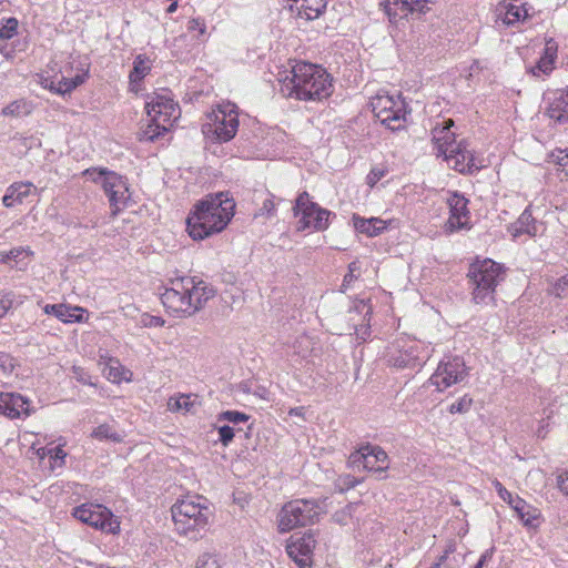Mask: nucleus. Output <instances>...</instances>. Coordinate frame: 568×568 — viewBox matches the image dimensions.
I'll list each match as a JSON object with an SVG mask.
<instances>
[{"label": "nucleus", "mask_w": 568, "mask_h": 568, "mask_svg": "<svg viewBox=\"0 0 568 568\" xmlns=\"http://www.w3.org/2000/svg\"><path fill=\"white\" fill-rule=\"evenodd\" d=\"M235 203L224 193L207 195L186 219L189 235L201 241L223 231L234 215Z\"/></svg>", "instance_id": "f257e3e1"}, {"label": "nucleus", "mask_w": 568, "mask_h": 568, "mask_svg": "<svg viewBox=\"0 0 568 568\" xmlns=\"http://www.w3.org/2000/svg\"><path fill=\"white\" fill-rule=\"evenodd\" d=\"M215 295L212 286L195 277H180L170 282L161 294V302L172 314L193 315Z\"/></svg>", "instance_id": "f03ea898"}, {"label": "nucleus", "mask_w": 568, "mask_h": 568, "mask_svg": "<svg viewBox=\"0 0 568 568\" xmlns=\"http://www.w3.org/2000/svg\"><path fill=\"white\" fill-rule=\"evenodd\" d=\"M290 82L284 80V85L290 95H295L298 100L315 101L323 100L332 93V79L329 74L320 65L297 62L292 67Z\"/></svg>", "instance_id": "7ed1b4c3"}, {"label": "nucleus", "mask_w": 568, "mask_h": 568, "mask_svg": "<svg viewBox=\"0 0 568 568\" xmlns=\"http://www.w3.org/2000/svg\"><path fill=\"white\" fill-rule=\"evenodd\" d=\"M454 121L448 119L444 121L443 126H435L432 130L434 148L437 155L444 156L448 166L459 173L470 172L478 169L473 150L468 148L466 140L456 141L455 133L452 132Z\"/></svg>", "instance_id": "20e7f679"}, {"label": "nucleus", "mask_w": 568, "mask_h": 568, "mask_svg": "<svg viewBox=\"0 0 568 568\" xmlns=\"http://www.w3.org/2000/svg\"><path fill=\"white\" fill-rule=\"evenodd\" d=\"M145 111L150 122L140 133V139L144 141H154L168 132L181 115L179 104L168 92L149 95Z\"/></svg>", "instance_id": "39448f33"}, {"label": "nucleus", "mask_w": 568, "mask_h": 568, "mask_svg": "<svg viewBox=\"0 0 568 568\" xmlns=\"http://www.w3.org/2000/svg\"><path fill=\"white\" fill-rule=\"evenodd\" d=\"M171 516L176 534L195 540L209 526L211 511L204 504L187 497L171 507Z\"/></svg>", "instance_id": "423d86ee"}, {"label": "nucleus", "mask_w": 568, "mask_h": 568, "mask_svg": "<svg viewBox=\"0 0 568 568\" xmlns=\"http://www.w3.org/2000/svg\"><path fill=\"white\" fill-rule=\"evenodd\" d=\"M323 511V506L315 500H292L280 510L277 515V529L280 532H287L297 527L312 525Z\"/></svg>", "instance_id": "0eeeda50"}, {"label": "nucleus", "mask_w": 568, "mask_h": 568, "mask_svg": "<svg viewBox=\"0 0 568 568\" xmlns=\"http://www.w3.org/2000/svg\"><path fill=\"white\" fill-rule=\"evenodd\" d=\"M468 276L474 284L473 300L476 304L493 298L495 287L503 276V267L493 260L477 261L470 265Z\"/></svg>", "instance_id": "6e6552de"}, {"label": "nucleus", "mask_w": 568, "mask_h": 568, "mask_svg": "<svg viewBox=\"0 0 568 568\" xmlns=\"http://www.w3.org/2000/svg\"><path fill=\"white\" fill-rule=\"evenodd\" d=\"M71 514L77 520L102 532L113 535L120 532V520L118 517L109 508L100 504L84 503L74 507Z\"/></svg>", "instance_id": "1a4fd4ad"}, {"label": "nucleus", "mask_w": 568, "mask_h": 568, "mask_svg": "<svg viewBox=\"0 0 568 568\" xmlns=\"http://www.w3.org/2000/svg\"><path fill=\"white\" fill-rule=\"evenodd\" d=\"M294 215L298 219L297 231L312 229L323 231L328 227L331 212L313 202L307 192L298 195L293 207Z\"/></svg>", "instance_id": "9d476101"}, {"label": "nucleus", "mask_w": 568, "mask_h": 568, "mask_svg": "<svg viewBox=\"0 0 568 568\" xmlns=\"http://www.w3.org/2000/svg\"><path fill=\"white\" fill-rule=\"evenodd\" d=\"M207 131L212 132L217 141L227 142L235 136L239 128V114L235 104L226 102L217 105L215 110L207 114Z\"/></svg>", "instance_id": "9b49d317"}, {"label": "nucleus", "mask_w": 568, "mask_h": 568, "mask_svg": "<svg viewBox=\"0 0 568 568\" xmlns=\"http://www.w3.org/2000/svg\"><path fill=\"white\" fill-rule=\"evenodd\" d=\"M375 116L388 129L395 131L404 126V102L387 94H377L371 101Z\"/></svg>", "instance_id": "f8f14e48"}, {"label": "nucleus", "mask_w": 568, "mask_h": 568, "mask_svg": "<svg viewBox=\"0 0 568 568\" xmlns=\"http://www.w3.org/2000/svg\"><path fill=\"white\" fill-rule=\"evenodd\" d=\"M467 376V368L463 359L456 357L448 362H440L430 376L429 383L439 392L460 383Z\"/></svg>", "instance_id": "ddd939ff"}, {"label": "nucleus", "mask_w": 568, "mask_h": 568, "mask_svg": "<svg viewBox=\"0 0 568 568\" xmlns=\"http://www.w3.org/2000/svg\"><path fill=\"white\" fill-rule=\"evenodd\" d=\"M354 465L374 473H385L389 467L388 455L379 446L366 445L351 455Z\"/></svg>", "instance_id": "4468645a"}, {"label": "nucleus", "mask_w": 568, "mask_h": 568, "mask_svg": "<svg viewBox=\"0 0 568 568\" xmlns=\"http://www.w3.org/2000/svg\"><path fill=\"white\" fill-rule=\"evenodd\" d=\"M104 192L109 197L113 216L124 210L131 199L126 181L116 173L104 181Z\"/></svg>", "instance_id": "2eb2a0df"}, {"label": "nucleus", "mask_w": 568, "mask_h": 568, "mask_svg": "<svg viewBox=\"0 0 568 568\" xmlns=\"http://www.w3.org/2000/svg\"><path fill=\"white\" fill-rule=\"evenodd\" d=\"M315 546L316 540L314 536L305 534L300 538L291 539L286 546V551L300 568H311Z\"/></svg>", "instance_id": "dca6fc26"}, {"label": "nucleus", "mask_w": 568, "mask_h": 568, "mask_svg": "<svg viewBox=\"0 0 568 568\" xmlns=\"http://www.w3.org/2000/svg\"><path fill=\"white\" fill-rule=\"evenodd\" d=\"M545 114L557 123L568 122V89H557L545 93Z\"/></svg>", "instance_id": "f3484780"}, {"label": "nucleus", "mask_w": 568, "mask_h": 568, "mask_svg": "<svg viewBox=\"0 0 568 568\" xmlns=\"http://www.w3.org/2000/svg\"><path fill=\"white\" fill-rule=\"evenodd\" d=\"M467 202L468 201L458 193H454L447 199L449 219L445 226L448 232L468 227L469 212L467 210Z\"/></svg>", "instance_id": "a211bd4d"}, {"label": "nucleus", "mask_w": 568, "mask_h": 568, "mask_svg": "<svg viewBox=\"0 0 568 568\" xmlns=\"http://www.w3.org/2000/svg\"><path fill=\"white\" fill-rule=\"evenodd\" d=\"M32 413L30 400L18 393L0 392V415L14 419Z\"/></svg>", "instance_id": "6ab92c4d"}, {"label": "nucleus", "mask_w": 568, "mask_h": 568, "mask_svg": "<svg viewBox=\"0 0 568 568\" xmlns=\"http://www.w3.org/2000/svg\"><path fill=\"white\" fill-rule=\"evenodd\" d=\"M385 11L389 17L404 18L409 13H426L428 11L426 0H385Z\"/></svg>", "instance_id": "aec40b11"}, {"label": "nucleus", "mask_w": 568, "mask_h": 568, "mask_svg": "<svg viewBox=\"0 0 568 568\" xmlns=\"http://www.w3.org/2000/svg\"><path fill=\"white\" fill-rule=\"evenodd\" d=\"M498 12V17L503 23L509 27H515L530 17L526 4H515L510 2L500 3Z\"/></svg>", "instance_id": "412c9836"}, {"label": "nucleus", "mask_w": 568, "mask_h": 568, "mask_svg": "<svg viewBox=\"0 0 568 568\" xmlns=\"http://www.w3.org/2000/svg\"><path fill=\"white\" fill-rule=\"evenodd\" d=\"M99 364H104L102 372L108 381L114 384H120L122 382L129 383L132 381V372L125 368L118 359L111 357L104 358L101 356Z\"/></svg>", "instance_id": "4be33fe9"}, {"label": "nucleus", "mask_w": 568, "mask_h": 568, "mask_svg": "<svg viewBox=\"0 0 568 568\" xmlns=\"http://www.w3.org/2000/svg\"><path fill=\"white\" fill-rule=\"evenodd\" d=\"M326 8V0H296L290 4V10L301 19H317Z\"/></svg>", "instance_id": "5701e85b"}, {"label": "nucleus", "mask_w": 568, "mask_h": 568, "mask_svg": "<svg viewBox=\"0 0 568 568\" xmlns=\"http://www.w3.org/2000/svg\"><path fill=\"white\" fill-rule=\"evenodd\" d=\"M511 508L516 511L523 525L530 529L539 527L540 510L531 505H528L523 498L517 497Z\"/></svg>", "instance_id": "b1692460"}, {"label": "nucleus", "mask_w": 568, "mask_h": 568, "mask_svg": "<svg viewBox=\"0 0 568 568\" xmlns=\"http://www.w3.org/2000/svg\"><path fill=\"white\" fill-rule=\"evenodd\" d=\"M199 396L195 394H176L168 399L166 407L171 413H192L200 406Z\"/></svg>", "instance_id": "393cba45"}, {"label": "nucleus", "mask_w": 568, "mask_h": 568, "mask_svg": "<svg viewBox=\"0 0 568 568\" xmlns=\"http://www.w3.org/2000/svg\"><path fill=\"white\" fill-rule=\"evenodd\" d=\"M354 227L359 233L366 234L367 236H377L383 233L392 221L387 222L379 217L364 219L357 215L353 216Z\"/></svg>", "instance_id": "a878e982"}, {"label": "nucleus", "mask_w": 568, "mask_h": 568, "mask_svg": "<svg viewBox=\"0 0 568 568\" xmlns=\"http://www.w3.org/2000/svg\"><path fill=\"white\" fill-rule=\"evenodd\" d=\"M509 232L513 237H518L523 234L535 236L538 232V227L530 211L525 210L518 220L509 226Z\"/></svg>", "instance_id": "bb28decb"}, {"label": "nucleus", "mask_w": 568, "mask_h": 568, "mask_svg": "<svg viewBox=\"0 0 568 568\" xmlns=\"http://www.w3.org/2000/svg\"><path fill=\"white\" fill-rule=\"evenodd\" d=\"M32 183H14L10 185L7 193L2 197V203L6 207H12L16 203L21 204L26 197L31 193Z\"/></svg>", "instance_id": "cd10ccee"}, {"label": "nucleus", "mask_w": 568, "mask_h": 568, "mask_svg": "<svg viewBox=\"0 0 568 568\" xmlns=\"http://www.w3.org/2000/svg\"><path fill=\"white\" fill-rule=\"evenodd\" d=\"M33 105L30 101L19 99L10 102L1 110V115L9 118H22L31 114Z\"/></svg>", "instance_id": "c85d7f7f"}, {"label": "nucleus", "mask_w": 568, "mask_h": 568, "mask_svg": "<svg viewBox=\"0 0 568 568\" xmlns=\"http://www.w3.org/2000/svg\"><path fill=\"white\" fill-rule=\"evenodd\" d=\"M386 357L388 364L397 368L410 366L415 361L412 354L403 352L398 345L389 347Z\"/></svg>", "instance_id": "c756f323"}, {"label": "nucleus", "mask_w": 568, "mask_h": 568, "mask_svg": "<svg viewBox=\"0 0 568 568\" xmlns=\"http://www.w3.org/2000/svg\"><path fill=\"white\" fill-rule=\"evenodd\" d=\"M84 308L80 306H71L67 304H60L57 318L63 323H81L84 321L83 313Z\"/></svg>", "instance_id": "7c9ffc66"}, {"label": "nucleus", "mask_w": 568, "mask_h": 568, "mask_svg": "<svg viewBox=\"0 0 568 568\" xmlns=\"http://www.w3.org/2000/svg\"><path fill=\"white\" fill-rule=\"evenodd\" d=\"M26 296L12 291L0 292V318L4 317L12 307L23 304Z\"/></svg>", "instance_id": "2f4dec72"}, {"label": "nucleus", "mask_w": 568, "mask_h": 568, "mask_svg": "<svg viewBox=\"0 0 568 568\" xmlns=\"http://www.w3.org/2000/svg\"><path fill=\"white\" fill-rule=\"evenodd\" d=\"M151 60L144 55L139 54L133 63V70L130 73L131 83L141 81L151 70Z\"/></svg>", "instance_id": "473e14b6"}, {"label": "nucleus", "mask_w": 568, "mask_h": 568, "mask_svg": "<svg viewBox=\"0 0 568 568\" xmlns=\"http://www.w3.org/2000/svg\"><path fill=\"white\" fill-rule=\"evenodd\" d=\"M91 437L98 440L106 439L113 443H121L123 440V435L109 424H101L95 427L91 433Z\"/></svg>", "instance_id": "72a5a7b5"}, {"label": "nucleus", "mask_w": 568, "mask_h": 568, "mask_svg": "<svg viewBox=\"0 0 568 568\" xmlns=\"http://www.w3.org/2000/svg\"><path fill=\"white\" fill-rule=\"evenodd\" d=\"M84 78L82 75H77L72 79L63 78L58 83L51 82L50 84V91H53L58 94H65L70 93L72 90H74L78 85L83 83Z\"/></svg>", "instance_id": "f704fd0d"}, {"label": "nucleus", "mask_w": 568, "mask_h": 568, "mask_svg": "<svg viewBox=\"0 0 568 568\" xmlns=\"http://www.w3.org/2000/svg\"><path fill=\"white\" fill-rule=\"evenodd\" d=\"M17 367V361L8 353L0 352V383L4 384Z\"/></svg>", "instance_id": "c9c22d12"}, {"label": "nucleus", "mask_w": 568, "mask_h": 568, "mask_svg": "<svg viewBox=\"0 0 568 568\" xmlns=\"http://www.w3.org/2000/svg\"><path fill=\"white\" fill-rule=\"evenodd\" d=\"M549 293L559 298L568 297V275L549 281Z\"/></svg>", "instance_id": "e433bc0d"}, {"label": "nucleus", "mask_w": 568, "mask_h": 568, "mask_svg": "<svg viewBox=\"0 0 568 568\" xmlns=\"http://www.w3.org/2000/svg\"><path fill=\"white\" fill-rule=\"evenodd\" d=\"M99 554H100V547L94 544H89L87 550L83 551L82 556H79L75 559V562H79L80 565H85L89 567L94 566V559L98 557Z\"/></svg>", "instance_id": "4c0bfd02"}, {"label": "nucleus", "mask_w": 568, "mask_h": 568, "mask_svg": "<svg viewBox=\"0 0 568 568\" xmlns=\"http://www.w3.org/2000/svg\"><path fill=\"white\" fill-rule=\"evenodd\" d=\"M83 175L88 176L92 182L99 183L104 189V181L111 175L115 174L114 172L108 171L105 169H87L82 173Z\"/></svg>", "instance_id": "58836bf2"}, {"label": "nucleus", "mask_w": 568, "mask_h": 568, "mask_svg": "<svg viewBox=\"0 0 568 568\" xmlns=\"http://www.w3.org/2000/svg\"><path fill=\"white\" fill-rule=\"evenodd\" d=\"M555 68V60L549 59L547 57H541L536 64V67L531 68V73L535 77H538L540 73L549 74Z\"/></svg>", "instance_id": "ea45409f"}, {"label": "nucleus", "mask_w": 568, "mask_h": 568, "mask_svg": "<svg viewBox=\"0 0 568 568\" xmlns=\"http://www.w3.org/2000/svg\"><path fill=\"white\" fill-rule=\"evenodd\" d=\"M33 252L28 247H14L9 251V260L14 261L17 264L23 262L26 258H30Z\"/></svg>", "instance_id": "a19ab883"}, {"label": "nucleus", "mask_w": 568, "mask_h": 568, "mask_svg": "<svg viewBox=\"0 0 568 568\" xmlns=\"http://www.w3.org/2000/svg\"><path fill=\"white\" fill-rule=\"evenodd\" d=\"M473 404V399L468 396H463L460 399H458L456 403H453L449 407V412L452 414L455 413H466L470 409Z\"/></svg>", "instance_id": "79ce46f5"}, {"label": "nucleus", "mask_w": 568, "mask_h": 568, "mask_svg": "<svg viewBox=\"0 0 568 568\" xmlns=\"http://www.w3.org/2000/svg\"><path fill=\"white\" fill-rule=\"evenodd\" d=\"M220 419H225L230 423H233V424H240V423H245L248 420V416L244 413H240V412H236V410H226V412H223L221 415H220Z\"/></svg>", "instance_id": "37998d69"}, {"label": "nucleus", "mask_w": 568, "mask_h": 568, "mask_svg": "<svg viewBox=\"0 0 568 568\" xmlns=\"http://www.w3.org/2000/svg\"><path fill=\"white\" fill-rule=\"evenodd\" d=\"M386 174V170L384 168H373L371 172L367 174L366 182L367 184L373 187L375 184H377L378 181H381Z\"/></svg>", "instance_id": "c03bdc74"}, {"label": "nucleus", "mask_w": 568, "mask_h": 568, "mask_svg": "<svg viewBox=\"0 0 568 568\" xmlns=\"http://www.w3.org/2000/svg\"><path fill=\"white\" fill-rule=\"evenodd\" d=\"M493 485L496 488L498 496L511 507L516 501V499L513 498V495L497 479L493 481Z\"/></svg>", "instance_id": "a18cd8bd"}, {"label": "nucleus", "mask_w": 568, "mask_h": 568, "mask_svg": "<svg viewBox=\"0 0 568 568\" xmlns=\"http://www.w3.org/2000/svg\"><path fill=\"white\" fill-rule=\"evenodd\" d=\"M164 320L159 316H152L149 314H143L141 317V324L144 327H162L164 325Z\"/></svg>", "instance_id": "49530a36"}, {"label": "nucleus", "mask_w": 568, "mask_h": 568, "mask_svg": "<svg viewBox=\"0 0 568 568\" xmlns=\"http://www.w3.org/2000/svg\"><path fill=\"white\" fill-rule=\"evenodd\" d=\"M196 568H220V566L213 556L204 554L199 558Z\"/></svg>", "instance_id": "de8ad7c7"}, {"label": "nucleus", "mask_w": 568, "mask_h": 568, "mask_svg": "<svg viewBox=\"0 0 568 568\" xmlns=\"http://www.w3.org/2000/svg\"><path fill=\"white\" fill-rule=\"evenodd\" d=\"M220 440L224 446H227L234 437V430L232 427L224 425L219 428Z\"/></svg>", "instance_id": "09e8293b"}, {"label": "nucleus", "mask_w": 568, "mask_h": 568, "mask_svg": "<svg viewBox=\"0 0 568 568\" xmlns=\"http://www.w3.org/2000/svg\"><path fill=\"white\" fill-rule=\"evenodd\" d=\"M72 373H73V376L79 382H81L83 384L91 385V386H95V384L90 379V376L87 374V372L82 367L73 366Z\"/></svg>", "instance_id": "8fccbe9b"}, {"label": "nucleus", "mask_w": 568, "mask_h": 568, "mask_svg": "<svg viewBox=\"0 0 568 568\" xmlns=\"http://www.w3.org/2000/svg\"><path fill=\"white\" fill-rule=\"evenodd\" d=\"M556 163L561 168L562 172L568 175V152L558 151L557 154H554Z\"/></svg>", "instance_id": "3c124183"}, {"label": "nucleus", "mask_w": 568, "mask_h": 568, "mask_svg": "<svg viewBox=\"0 0 568 568\" xmlns=\"http://www.w3.org/2000/svg\"><path fill=\"white\" fill-rule=\"evenodd\" d=\"M557 50H558L557 43L552 39H549L546 42L544 57H547V58L556 61Z\"/></svg>", "instance_id": "603ef678"}, {"label": "nucleus", "mask_w": 568, "mask_h": 568, "mask_svg": "<svg viewBox=\"0 0 568 568\" xmlns=\"http://www.w3.org/2000/svg\"><path fill=\"white\" fill-rule=\"evenodd\" d=\"M359 271V264L358 262H352L348 265V273L344 277V286L348 285L353 280L357 277L356 272Z\"/></svg>", "instance_id": "864d4df0"}, {"label": "nucleus", "mask_w": 568, "mask_h": 568, "mask_svg": "<svg viewBox=\"0 0 568 568\" xmlns=\"http://www.w3.org/2000/svg\"><path fill=\"white\" fill-rule=\"evenodd\" d=\"M18 22L16 19H9L4 29L0 30V36L4 38H11L16 32Z\"/></svg>", "instance_id": "5fc2aeb1"}, {"label": "nucleus", "mask_w": 568, "mask_h": 568, "mask_svg": "<svg viewBox=\"0 0 568 568\" xmlns=\"http://www.w3.org/2000/svg\"><path fill=\"white\" fill-rule=\"evenodd\" d=\"M557 487L562 494L568 496V471L557 476Z\"/></svg>", "instance_id": "6e6d98bb"}, {"label": "nucleus", "mask_w": 568, "mask_h": 568, "mask_svg": "<svg viewBox=\"0 0 568 568\" xmlns=\"http://www.w3.org/2000/svg\"><path fill=\"white\" fill-rule=\"evenodd\" d=\"M187 28L191 31L197 30L200 34H204L206 29L204 22L199 19H191Z\"/></svg>", "instance_id": "4d7b16f0"}, {"label": "nucleus", "mask_w": 568, "mask_h": 568, "mask_svg": "<svg viewBox=\"0 0 568 568\" xmlns=\"http://www.w3.org/2000/svg\"><path fill=\"white\" fill-rule=\"evenodd\" d=\"M50 457L53 459H60L62 463L64 458L67 457V454L62 449V446H57L52 449H49Z\"/></svg>", "instance_id": "13d9d810"}, {"label": "nucleus", "mask_w": 568, "mask_h": 568, "mask_svg": "<svg viewBox=\"0 0 568 568\" xmlns=\"http://www.w3.org/2000/svg\"><path fill=\"white\" fill-rule=\"evenodd\" d=\"M288 415L291 417H297L300 418L301 420H304V416H305V409L304 407H294V408H291L288 410Z\"/></svg>", "instance_id": "bf43d9fd"}, {"label": "nucleus", "mask_w": 568, "mask_h": 568, "mask_svg": "<svg viewBox=\"0 0 568 568\" xmlns=\"http://www.w3.org/2000/svg\"><path fill=\"white\" fill-rule=\"evenodd\" d=\"M359 483H361V480H358L354 477H351V476H346L345 478H343V485L346 489L353 488L356 485H358Z\"/></svg>", "instance_id": "052dcab7"}, {"label": "nucleus", "mask_w": 568, "mask_h": 568, "mask_svg": "<svg viewBox=\"0 0 568 568\" xmlns=\"http://www.w3.org/2000/svg\"><path fill=\"white\" fill-rule=\"evenodd\" d=\"M60 304H47L43 307V312L48 315H53L57 317L58 311H59Z\"/></svg>", "instance_id": "680f3d73"}, {"label": "nucleus", "mask_w": 568, "mask_h": 568, "mask_svg": "<svg viewBox=\"0 0 568 568\" xmlns=\"http://www.w3.org/2000/svg\"><path fill=\"white\" fill-rule=\"evenodd\" d=\"M355 308L358 312H365V316L371 314L372 311L371 306L367 305L365 301H359L358 303H356Z\"/></svg>", "instance_id": "e2e57ef3"}, {"label": "nucleus", "mask_w": 568, "mask_h": 568, "mask_svg": "<svg viewBox=\"0 0 568 568\" xmlns=\"http://www.w3.org/2000/svg\"><path fill=\"white\" fill-rule=\"evenodd\" d=\"M37 456L40 459H43L45 456H50L49 449H47V448H39V449H37Z\"/></svg>", "instance_id": "0e129e2a"}, {"label": "nucleus", "mask_w": 568, "mask_h": 568, "mask_svg": "<svg viewBox=\"0 0 568 568\" xmlns=\"http://www.w3.org/2000/svg\"><path fill=\"white\" fill-rule=\"evenodd\" d=\"M491 557V551H486L485 554H483L478 560L477 564H481V566H484V564Z\"/></svg>", "instance_id": "69168bd1"}, {"label": "nucleus", "mask_w": 568, "mask_h": 568, "mask_svg": "<svg viewBox=\"0 0 568 568\" xmlns=\"http://www.w3.org/2000/svg\"><path fill=\"white\" fill-rule=\"evenodd\" d=\"M9 252H0V263H9Z\"/></svg>", "instance_id": "338daca9"}, {"label": "nucleus", "mask_w": 568, "mask_h": 568, "mask_svg": "<svg viewBox=\"0 0 568 568\" xmlns=\"http://www.w3.org/2000/svg\"><path fill=\"white\" fill-rule=\"evenodd\" d=\"M178 8V3L174 1L173 3L170 4V7L168 8V12L169 13H172L176 10Z\"/></svg>", "instance_id": "774afa93"}]
</instances>
